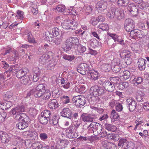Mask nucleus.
Wrapping results in <instances>:
<instances>
[{"instance_id":"obj_1","label":"nucleus","mask_w":149,"mask_h":149,"mask_svg":"<svg viewBox=\"0 0 149 149\" xmlns=\"http://www.w3.org/2000/svg\"><path fill=\"white\" fill-rule=\"evenodd\" d=\"M18 65H12L8 70L5 72L4 74L7 76L8 77H11L15 74L18 78H21L22 77H25L28 71L25 69H20L18 70Z\"/></svg>"},{"instance_id":"obj_2","label":"nucleus","mask_w":149,"mask_h":149,"mask_svg":"<svg viewBox=\"0 0 149 149\" xmlns=\"http://www.w3.org/2000/svg\"><path fill=\"white\" fill-rule=\"evenodd\" d=\"M35 88L31 90V92L33 93V95L36 98H39L43 96L44 92L47 88V85L44 83H36L35 85Z\"/></svg>"},{"instance_id":"obj_3","label":"nucleus","mask_w":149,"mask_h":149,"mask_svg":"<svg viewBox=\"0 0 149 149\" xmlns=\"http://www.w3.org/2000/svg\"><path fill=\"white\" fill-rule=\"evenodd\" d=\"M79 39L76 37L68 38L65 42V45L63 48V50L68 52L73 47L79 43Z\"/></svg>"},{"instance_id":"obj_4","label":"nucleus","mask_w":149,"mask_h":149,"mask_svg":"<svg viewBox=\"0 0 149 149\" xmlns=\"http://www.w3.org/2000/svg\"><path fill=\"white\" fill-rule=\"evenodd\" d=\"M118 146L122 149H134L135 145L132 142L129 141L126 139L121 138L119 140Z\"/></svg>"},{"instance_id":"obj_5","label":"nucleus","mask_w":149,"mask_h":149,"mask_svg":"<svg viewBox=\"0 0 149 149\" xmlns=\"http://www.w3.org/2000/svg\"><path fill=\"white\" fill-rule=\"evenodd\" d=\"M106 92L103 86H99L95 85L91 87L90 90V93L91 95L97 96L101 95L104 94Z\"/></svg>"},{"instance_id":"obj_6","label":"nucleus","mask_w":149,"mask_h":149,"mask_svg":"<svg viewBox=\"0 0 149 149\" xmlns=\"http://www.w3.org/2000/svg\"><path fill=\"white\" fill-rule=\"evenodd\" d=\"M120 59H114L112 62L111 65V69L113 72L117 73L119 72L121 68H123V65Z\"/></svg>"},{"instance_id":"obj_7","label":"nucleus","mask_w":149,"mask_h":149,"mask_svg":"<svg viewBox=\"0 0 149 149\" xmlns=\"http://www.w3.org/2000/svg\"><path fill=\"white\" fill-rule=\"evenodd\" d=\"M135 22L134 21L130 18L127 19L125 20L124 28L125 30L130 33L135 29Z\"/></svg>"},{"instance_id":"obj_8","label":"nucleus","mask_w":149,"mask_h":149,"mask_svg":"<svg viewBox=\"0 0 149 149\" xmlns=\"http://www.w3.org/2000/svg\"><path fill=\"white\" fill-rule=\"evenodd\" d=\"M24 111V107L22 105H20L13 108L10 111V114L13 115H16L15 118L17 120L19 117H17V115L20 116L22 114V112Z\"/></svg>"},{"instance_id":"obj_9","label":"nucleus","mask_w":149,"mask_h":149,"mask_svg":"<svg viewBox=\"0 0 149 149\" xmlns=\"http://www.w3.org/2000/svg\"><path fill=\"white\" fill-rule=\"evenodd\" d=\"M72 101V102L75 103V104L78 107H82L86 103L85 97L81 95L73 97Z\"/></svg>"},{"instance_id":"obj_10","label":"nucleus","mask_w":149,"mask_h":149,"mask_svg":"<svg viewBox=\"0 0 149 149\" xmlns=\"http://www.w3.org/2000/svg\"><path fill=\"white\" fill-rule=\"evenodd\" d=\"M77 71L80 74L84 75L87 74L89 70V66L86 63H82L78 65Z\"/></svg>"},{"instance_id":"obj_11","label":"nucleus","mask_w":149,"mask_h":149,"mask_svg":"<svg viewBox=\"0 0 149 149\" xmlns=\"http://www.w3.org/2000/svg\"><path fill=\"white\" fill-rule=\"evenodd\" d=\"M130 35L132 38L135 39L138 38L141 39L144 38L146 36L143 32L136 29H135L132 31Z\"/></svg>"},{"instance_id":"obj_12","label":"nucleus","mask_w":149,"mask_h":149,"mask_svg":"<svg viewBox=\"0 0 149 149\" xmlns=\"http://www.w3.org/2000/svg\"><path fill=\"white\" fill-rule=\"evenodd\" d=\"M126 103L127 106L130 111L133 112L136 109V102L133 99L130 98L127 99Z\"/></svg>"},{"instance_id":"obj_13","label":"nucleus","mask_w":149,"mask_h":149,"mask_svg":"<svg viewBox=\"0 0 149 149\" xmlns=\"http://www.w3.org/2000/svg\"><path fill=\"white\" fill-rule=\"evenodd\" d=\"M42 70L39 68L34 67L33 69V81L34 82L38 81L42 73Z\"/></svg>"},{"instance_id":"obj_14","label":"nucleus","mask_w":149,"mask_h":149,"mask_svg":"<svg viewBox=\"0 0 149 149\" xmlns=\"http://www.w3.org/2000/svg\"><path fill=\"white\" fill-rule=\"evenodd\" d=\"M73 126L71 125L65 130L66 136L69 139H74L77 137V134L73 132Z\"/></svg>"},{"instance_id":"obj_15","label":"nucleus","mask_w":149,"mask_h":149,"mask_svg":"<svg viewBox=\"0 0 149 149\" xmlns=\"http://www.w3.org/2000/svg\"><path fill=\"white\" fill-rule=\"evenodd\" d=\"M102 86L105 90L110 92H113L115 88L114 84L109 81H105L102 84Z\"/></svg>"},{"instance_id":"obj_16","label":"nucleus","mask_w":149,"mask_h":149,"mask_svg":"<svg viewBox=\"0 0 149 149\" xmlns=\"http://www.w3.org/2000/svg\"><path fill=\"white\" fill-rule=\"evenodd\" d=\"M61 114L63 117L70 119L72 118V111L69 108H65L62 109Z\"/></svg>"},{"instance_id":"obj_17","label":"nucleus","mask_w":149,"mask_h":149,"mask_svg":"<svg viewBox=\"0 0 149 149\" xmlns=\"http://www.w3.org/2000/svg\"><path fill=\"white\" fill-rule=\"evenodd\" d=\"M107 4L106 2L99 1L96 5L95 8L100 11H104L107 8Z\"/></svg>"},{"instance_id":"obj_18","label":"nucleus","mask_w":149,"mask_h":149,"mask_svg":"<svg viewBox=\"0 0 149 149\" xmlns=\"http://www.w3.org/2000/svg\"><path fill=\"white\" fill-rule=\"evenodd\" d=\"M81 118L85 122H92L94 119V118L93 115L89 114L87 115L86 113H84L81 114Z\"/></svg>"},{"instance_id":"obj_19","label":"nucleus","mask_w":149,"mask_h":149,"mask_svg":"<svg viewBox=\"0 0 149 149\" xmlns=\"http://www.w3.org/2000/svg\"><path fill=\"white\" fill-rule=\"evenodd\" d=\"M88 75L91 77V79L95 81L98 79L100 77V74L99 72L94 70H89Z\"/></svg>"},{"instance_id":"obj_20","label":"nucleus","mask_w":149,"mask_h":149,"mask_svg":"<svg viewBox=\"0 0 149 149\" xmlns=\"http://www.w3.org/2000/svg\"><path fill=\"white\" fill-rule=\"evenodd\" d=\"M132 78H133V79L132 80L131 83L136 86L141 84L143 81V79L141 77H131L130 79H132Z\"/></svg>"},{"instance_id":"obj_21","label":"nucleus","mask_w":149,"mask_h":149,"mask_svg":"<svg viewBox=\"0 0 149 149\" xmlns=\"http://www.w3.org/2000/svg\"><path fill=\"white\" fill-rule=\"evenodd\" d=\"M115 17L119 20H121L124 19V14L123 11L120 8H116V11Z\"/></svg>"},{"instance_id":"obj_22","label":"nucleus","mask_w":149,"mask_h":149,"mask_svg":"<svg viewBox=\"0 0 149 149\" xmlns=\"http://www.w3.org/2000/svg\"><path fill=\"white\" fill-rule=\"evenodd\" d=\"M127 8L131 14L132 15L136 16L137 15L138 13V9L133 4H129Z\"/></svg>"},{"instance_id":"obj_23","label":"nucleus","mask_w":149,"mask_h":149,"mask_svg":"<svg viewBox=\"0 0 149 149\" xmlns=\"http://www.w3.org/2000/svg\"><path fill=\"white\" fill-rule=\"evenodd\" d=\"M147 61L143 58H140L138 61L137 63L139 69L141 70H144L146 66Z\"/></svg>"},{"instance_id":"obj_24","label":"nucleus","mask_w":149,"mask_h":149,"mask_svg":"<svg viewBox=\"0 0 149 149\" xmlns=\"http://www.w3.org/2000/svg\"><path fill=\"white\" fill-rule=\"evenodd\" d=\"M17 117H19L17 118V120L19 121H24V122H25V123H26V124L29 125L30 122V119L29 117L25 114L24 113L22 114L20 116H19V115H17Z\"/></svg>"},{"instance_id":"obj_25","label":"nucleus","mask_w":149,"mask_h":149,"mask_svg":"<svg viewBox=\"0 0 149 149\" xmlns=\"http://www.w3.org/2000/svg\"><path fill=\"white\" fill-rule=\"evenodd\" d=\"M4 97L7 100L15 101L16 100V97L13 94V92L8 91L4 94Z\"/></svg>"},{"instance_id":"obj_26","label":"nucleus","mask_w":149,"mask_h":149,"mask_svg":"<svg viewBox=\"0 0 149 149\" xmlns=\"http://www.w3.org/2000/svg\"><path fill=\"white\" fill-rule=\"evenodd\" d=\"M0 139L2 143H6L9 142L10 137L6 132H3L1 135Z\"/></svg>"},{"instance_id":"obj_27","label":"nucleus","mask_w":149,"mask_h":149,"mask_svg":"<svg viewBox=\"0 0 149 149\" xmlns=\"http://www.w3.org/2000/svg\"><path fill=\"white\" fill-rule=\"evenodd\" d=\"M48 106L50 109H55L58 107V103L55 99L52 100L48 104Z\"/></svg>"},{"instance_id":"obj_28","label":"nucleus","mask_w":149,"mask_h":149,"mask_svg":"<svg viewBox=\"0 0 149 149\" xmlns=\"http://www.w3.org/2000/svg\"><path fill=\"white\" fill-rule=\"evenodd\" d=\"M105 128L108 131L115 132L117 128L116 127L111 124L106 123L104 125Z\"/></svg>"},{"instance_id":"obj_29","label":"nucleus","mask_w":149,"mask_h":149,"mask_svg":"<svg viewBox=\"0 0 149 149\" xmlns=\"http://www.w3.org/2000/svg\"><path fill=\"white\" fill-rule=\"evenodd\" d=\"M59 117L56 115H54L52 118H50L49 119L50 124L51 125H56L58 123Z\"/></svg>"},{"instance_id":"obj_30","label":"nucleus","mask_w":149,"mask_h":149,"mask_svg":"<svg viewBox=\"0 0 149 149\" xmlns=\"http://www.w3.org/2000/svg\"><path fill=\"white\" fill-rule=\"evenodd\" d=\"M116 8H111L107 12L106 15L107 17L109 18H113L115 17Z\"/></svg>"},{"instance_id":"obj_31","label":"nucleus","mask_w":149,"mask_h":149,"mask_svg":"<svg viewBox=\"0 0 149 149\" xmlns=\"http://www.w3.org/2000/svg\"><path fill=\"white\" fill-rule=\"evenodd\" d=\"M39 136L40 139L43 141H46L49 138L48 134L45 132H41L39 133Z\"/></svg>"},{"instance_id":"obj_32","label":"nucleus","mask_w":149,"mask_h":149,"mask_svg":"<svg viewBox=\"0 0 149 149\" xmlns=\"http://www.w3.org/2000/svg\"><path fill=\"white\" fill-rule=\"evenodd\" d=\"M111 69V65L107 63H104L101 66V70L102 72H109Z\"/></svg>"},{"instance_id":"obj_33","label":"nucleus","mask_w":149,"mask_h":149,"mask_svg":"<svg viewBox=\"0 0 149 149\" xmlns=\"http://www.w3.org/2000/svg\"><path fill=\"white\" fill-rule=\"evenodd\" d=\"M20 122L16 125V126L19 129L23 130L28 127L29 125L25 123L24 121H19Z\"/></svg>"},{"instance_id":"obj_34","label":"nucleus","mask_w":149,"mask_h":149,"mask_svg":"<svg viewBox=\"0 0 149 149\" xmlns=\"http://www.w3.org/2000/svg\"><path fill=\"white\" fill-rule=\"evenodd\" d=\"M107 138L116 141L119 140V136L117 134L115 133L109 134H108Z\"/></svg>"},{"instance_id":"obj_35","label":"nucleus","mask_w":149,"mask_h":149,"mask_svg":"<svg viewBox=\"0 0 149 149\" xmlns=\"http://www.w3.org/2000/svg\"><path fill=\"white\" fill-rule=\"evenodd\" d=\"M77 44V50L79 53L82 54L86 51V48L85 46L79 43Z\"/></svg>"},{"instance_id":"obj_36","label":"nucleus","mask_w":149,"mask_h":149,"mask_svg":"<svg viewBox=\"0 0 149 149\" xmlns=\"http://www.w3.org/2000/svg\"><path fill=\"white\" fill-rule=\"evenodd\" d=\"M48 119L40 114L38 117L40 123L43 125H46L48 123Z\"/></svg>"},{"instance_id":"obj_37","label":"nucleus","mask_w":149,"mask_h":149,"mask_svg":"<svg viewBox=\"0 0 149 149\" xmlns=\"http://www.w3.org/2000/svg\"><path fill=\"white\" fill-rule=\"evenodd\" d=\"M56 9L59 12H63L64 14L65 12H66V11L68 9H66L64 5H59L56 7Z\"/></svg>"},{"instance_id":"obj_38","label":"nucleus","mask_w":149,"mask_h":149,"mask_svg":"<svg viewBox=\"0 0 149 149\" xmlns=\"http://www.w3.org/2000/svg\"><path fill=\"white\" fill-rule=\"evenodd\" d=\"M132 58H125L124 59V61L122 62L123 63H121L123 68L126 67H127L128 65H130L132 63Z\"/></svg>"},{"instance_id":"obj_39","label":"nucleus","mask_w":149,"mask_h":149,"mask_svg":"<svg viewBox=\"0 0 149 149\" xmlns=\"http://www.w3.org/2000/svg\"><path fill=\"white\" fill-rule=\"evenodd\" d=\"M45 117L47 118L49 120L51 116V113L50 111L48 110H45L42 111L41 114Z\"/></svg>"},{"instance_id":"obj_40","label":"nucleus","mask_w":149,"mask_h":149,"mask_svg":"<svg viewBox=\"0 0 149 149\" xmlns=\"http://www.w3.org/2000/svg\"><path fill=\"white\" fill-rule=\"evenodd\" d=\"M75 91L77 93H83L86 91L85 87L83 85L78 86L75 88Z\"/></svg>"},{"instance_id":"obj_41","label":"nucleus","mask_w":149,"mask_h":149,"mask_svg":"<svg viewBox=\"0 0 149 149\" xmlns=\"http://www.w3.org/2000/svg\"><path fill=\"white\" fill-rule=\"evenodd\" d=\"M118 4L120 6H126L129 3L128 0H118L117 2Z\"/></svg>"},{"instance_id":"obj_42","label":"nucleus","mask_w":149,"mask_h":149,"mask_svg":"<svg viewBox=\"0 0 149 149\" xmlns=\"http://www.w3.org/2000/svg\"><path fill=\"white\" fill-rule=\"evenodd\" d=\"M145 93L141 91H139L138 95H137L136 99L138 102H144V99L143 97L145 95Z\"/></svg>"},{"instance_id":"obj_43","label":"nucleus","mask_w":149,"mask_h":149,"mask_svg":"<svg viewBox=\"0 0 149 149\" xmlns=\"http://www.w3.org/2000/svg\"><path fill=\"white\" fill-rule=\"evenodd\" d=\"M70 29L72 30H74L76 29L78 25V23L75 20H74L72 22H70Z\"/></svg>"},{"instance_id":"obj_44","label":"nucleus","mask_w":149,"mask_h":149,"mask_svg":"<svg viewBox=\"0 0 149 149\" xmlns=\"http://www.w3.org/2000/svg\"><path fill=\"white\" fill-rule=\"evenodd\" d=\"M110 117L111 118L114 119L115 120H118L119 118L118 113L114 110H113L111 112Z\"/></svg>"},{"instance_id":"obj_45","label":"nucleus","mask_w":149,"mask_h":149,"mask_svg":"<svg viewBox=\"0 0 149 149\" xmlns=\"http://www.w3.org/2000/svg\"><path fill=\"white\" fill-rule=\"evenodd\" d=\"M88 100L92 104H93L95 102H97L99 100V98L98 96L91 94V96L88 99Z\"/></svg>"},{"instance_id":"obj_46","label":"nucleus","mask_w":149,"mask_h":149,"mask_svg":"<svg viewBox=\"0 0 149 149\" xmlns=\"http://www.w3.org/2000/svg\"><path fill=\"white\" fill-rule=\"evenodd\" d=\"M24 134L25 136L32 137L34 135H37V133L35 131H32L31 130L26 131L24 132Z\"/></svg>"},{"instance_id":"obj_47","label":"nucleus","mask_w":149,"mask_h":149,"mask_svg":"<svg viewBox=\"0 0 149 149\" xmlns=\"http://www.w3.org/2000/svg\"><path fill=\"white\" fill-rule=\"evenodd\" d=\"M51 96V92L49 91H47V88H46V91L44 92V94L43 95V100H47L50 99Z\"/></svg>"},{"instance_id":"obj_48","label":"nucleus","mask_w":149,"mask_h":149,"mask_svg":"<svg viewBox=\"0 0 149 149\" xmlns=\"http://www.w3.org/2000/svg\"><path fill=\"white\" fill-rule=\"evenodd\" d=\"M108 25L106 23L101 24L98 26V28L103 31H106L108 29Z\"/></svg>"},{"instance_id":"obj_49","label":"nucleus","mask_w":149,"mask_h":149,"mask_svg":"<svg viewBox=\"0 0 149 149\" xmlns=\"http://www.w3.org/2000/svg\"><path fill=\"white\" fill-rule=\"evenodd\" d=\"M39 61L40 63L44 65L47 63L48 60H47V59L43 55L39 58Z\"/></svg>"},{"instance_id":"obj_50","label":"nucleus","mask_w":149,"mask_h":149,"mask_svg":"<svg viewBox=\"0 0 149 149\" xmlns=\"http://www.w3.org/2000/svg\"><path fill=\"white\" fill-rule=\"evenodd\" d=\"M61 99L63 101V104H66L70 102V98L67 95H63L61 97Z\"/></svg>"},{"instance_id":"obj_51","label":"nucleus","mask_w":149,"mask_h":149,"mask_svg":"<svg viewBox=\"0 0 149 149\" xmlns=\"http://www.w3.org/2000/svg\"><path fill=\"white\" fill-rule=\"evenodd\" d=\"M63 58L66 60H67L69 61H71L75 58V56L74 55H64L63 56Z\"/></svg>"},{"instance_id":"obj_52","label":"nucleus","mask_w":149,"mask_h":149,"mask_svg":"<svg viewBox=\"0 0 149 149\" xmlns=\"http://www.w3.org/2000/svg\"><path fill=\"white\" fill-rule=\"evenodd\" d=\"M130 72L128 70H125L123 72L122 77L125 80H126L130 78Z\"/></svg>"},{"instance_id":"obj_53","label":"nucleus","mask_w":149,"mask_h":149,"mask_svg":"<svg viewBox=\"0 0 149 149\" xmlns=\"http://www.w3.org/2000/svg\"><path fill=\"white\" fill-rule=\"evenodd\" d=\"M129 86V84L127 82H124L119 84V89H123L128 87Z\"/></svg>"},{"instance_id":"obj_54","label":"nucleus","mask_w":149,"mask_h":149,"mask_svg":"<svg viewBox=\"0 0 149 149\" xmlns=\"http://www.w3.org/2000/svg\"><path fill=\"white\" fill-rule=\"evenodd\" d=\"M63 28L65 29H71L69 21L65 22L61 24Z\"/></svg>"},{"instance_id":"obj_55","label":"nucleus","mask_w":149,"mask_h":149,"mask_svg":"<svg viewBox=\"0 0 149 149\" xmlns=\"http://www.w3.org/2000/svg\"><path fill=\"white\" fill-rule=\"evenodd\" d=\"M138 45L137 43H132L130 45L131 50L137 52L139 51Z\"/></svg>"},{"instance_id":"obj_56","label":"nucleus","mask_w":149,"mask_h":149,"mask_svg":"<svg viewBox=\"0 0 149 149\" xmlns=\"http://www.w3.org/2000/svg\"><path fill=\"white\" fill-rule=\"evenodd\" d=\"M52 33H51V34L53 35V36L56 37L59 34V30L57 27L54 28L52 29Z\"/></svg>"},{"instance_id":"obj_57","label":"nucleus","mask_w":149,"mask_h":149,"mask_svg":"<svg viewBox=\"0 0 149 149\" xmlns=\"http://www.w3.org/2000/svg\"><path fill=\"white\" fill-rule=\"evenodd\" d=\"M95 131H97L98 134H100L102 129V125L99 123L97 124Z\"/></svg>"},{"instance_id":"obj_58","label":"nucleus","mask_w":149,"mask_h":149,"mask_svg":"<svg viewBox=\"0 0 149 149\" xmlns=\"http://www.w3.org/2000/svg\"><path fill=\"white\" fill-rule=\"evenodd\" d=\"M108 35L111 37L114 40L115 42L117 41L118 39V38L119 36L118 35L116 34H113L110 33H108Z\"/></svg>"},{"instance_id":"obj_59","label":"nucleus","mask_w":149,"mask_h":149,"mask_svg":"<svg viewBox=\"0 0 149 149\" xmlns=\"http://www.w3.org/2000/svg\"><path fill=\"white\" fill-rule=\"evenodd\" d=\"M62 40V38L60 37L59 38H58V37H57L54 39H53L52 42L56 45H59L61 43Z\"/></svg>"},{"instance_id":"obj_60","label":"nucleus","mask_w":149,"mask_h":149,"mask_svg":"<svg viewBox=\"0 0 149 149\" xmlns=\"http://www.w3.org/2000/svg\"><path fill=\"white\" fill-rule=\"evenodd\" d=\"M17 15H16L17 17H18L20 19H22L24 18V12L20 10H18L17 12Z\"/></svg>"},{"instance_id":"obj_61","label":"nucleus","mask_w":149,"mask_h":149,"mask_svg":"<svg viewBox=\"0 0 149 149\" xmlns=\"http://www.w3.org/2000/svg\"><path fill=\"white\" fill-rule=\"evenodd\" d=\"M123 107L122 104L120 103H117L116 104V109L118 111H120L123 109Z\"/></svg>"},{"instance_id":"obj_62","label":"nucleus","mask_w":149,"mask_h":149,"mask_svg":"<svg viewBox=\"0 0 149 149\" xmlns=\"http://www.w3.org/2000/svg\"><path fill=\"white\" fill-rule=\"evenodd\" d=\"M107 149H117V147L116 145L114 144H111L110 143H108L107 144Z\"/></svg>"},{"instance_id":"obj_63","label":"nucleus","mask_w":149,"mask_h":149,"mask_svg":"<svg viewBox=\"0 0 149 149\" xmlns=\"http://www.w3.org/2000/svg\"><path fill=\"white\" fill-rule=\"evenodd\" d=\"M26 75L27 76H26L25 77H24V78L23 79L22 81V83L24 85L27 84L29 81L30 80V77H27V74Z\"/></svg>"},{"instance_id":"obj_64","label":"nucleus","mask_w":149,"mask_h":149,"mask_svg":"<svg viewBox=\"0 0 149 149\" xmlns=\"http://www.w3.org/2000/svg\"><path fill=\"white\" fill-rule=\"evenodd\" d=\"M28 39L30 42L34 43L35 40L33 38V36L30 33L28 34Z\"/></svg>"}]
</instances>
